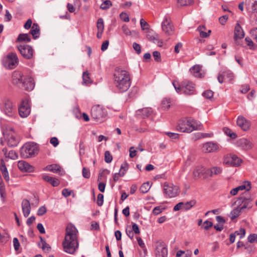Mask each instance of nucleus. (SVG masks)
I'll list each match as a JSON object with an SVG mask.
<instances>
[{
    "label": "nucleus",
    "mask_w": 257,
    "mask_h": 257,
    "mask_svg": "<svg viewBox=\"0 0 257 257\" xmlns=\"http://www.w3.org/2000/svg\"><path fill=\"white\" fill-rule=\"evenodd\" d=\"M78 231L76 227L73 224L69 223L66 228L65 236L62 243L64 250L66 252L73 254L78 249Z\"/></svg>",
    "instance_id": "f257e3e1"
},
{
    "label": "nucleus",
    "mask_w": 257,
    "mask_h": 257,
    "mask_svg": "<svg viewBox=\"0 0 257 257\" xmlns=\"http://www.w3.org/2000/svg\"><path fill=\"white\" fill-rule=\"evenodd\" d=\"M113 83L119 92H123L127 91L131 84L129 72L119 68L116 69L113 74Z\"/></svg>",
    "instance_id": "f03ea898"
},
{
    "label": "nucleus",
    "mask_w": 257,
    "mask_h": 257,
    "mask_svg": "<svg viewBox=\"0 0 257 257\" xmlns=\"http://www.w3.org/2000/svg\"><path fill=\"white\" fill-rule=\"evenodd\" d=\"M202 124L194 119H182L179 121L177 130L183 133H191L194 130H200Z\"/></svg>",
    "instance_id": "7ed1b4c3"
},
{
    "label": "nucleus",
    "mask_w": 257,
    "mask_h": 257,
    "mask_svg": "<svg viewBox=\"0 0 257 257\" xmlns=\"http://www.w3.org/2000/svg\"><path fill=\"white\" fill-rule=\"evenodd\" d=\"M38 152V146L33 142L26 143L20 150V155L23 158L34 157Z\"/></svg>",
    "instance_id": "20e7f679"
},
{
    "label": "nucleus",
    "mask_w": 257,
    "mask_h": 257,
    "mask_svg": "<svg viewBox=\"0 0 257 257\" xmlns=\"http://www.w3.org/2000/svg\"><path fill=\"white\" fill-rule=\"evenodd\" d=\"M104 108L100 105L93 106L91 110V117L96 120H101L106 116Z\"/></svg>",
    "instance_id": "39448f33"
},
{
    "label": "nucleus",
    "mask_w": 257,
    "mask_h": 257,
    "mask_svg": "<svg viewBox=\"0 0 257 257\" xmlns=\"http://www.w3.org/2000/svg\"><path fill=\"white\" fill-rule=\"evenodd\" d=\"M19 62L18 58L15 53H10L3 61L4 66L9 69H13Z\"/></svg>",
    "instance_id": "423d86ee"
},
{
    "label": "nucleus",
    "mask_w": 257,
    "mask_h": 257,
    "mask_svg": "<svg viewBox=\"0 0 257 257\" xmlns=\"http://www.w3.org/2000/svg\"><path fill=\"white\" fill-rule=\"evenodd\" d=\"M163 187L164 193L168 197H175L179 194V187L172 183L165 182Z\"/></svg>",
    "instance_id": "0eeeda50"
},
{
    "label": "nucleus",
    "mask_w": 257,
    "mask_h": 257,
    "mask_svg": "<svg viewBox=\"0 0 257 257\" xmlns=\"http://www.w3.org/2000/svg\"><path fill=\"white\" fill-rule=\"evenodd\" d=\"M17 48L24 58L31 59L33 58L34 50L31 46L26 44H20L17 46Z\"/></svg>",
    "instance_id": "6e6552de"
},
{
    "label": "nucleus",
    "mask_w": 257,
    "mask_h": 257,
    "mask_svg": "<svg viewBox=\"0 0 257 257\" xmlns=\"http://www.w3.org/2000/svg\"><path fill=\"white\" fill-rule=\"evenodd\" d=\"M162 29L163 31L167 36L173 35L174 32V28L172 23L171 19L168 16H165L162 22Z\"/></svg>",
    "instance_id": "1a4fd4ad"
},
{
    "label": "nucleus",
    "mask_w": 257,
    "mask_h": 257,
    "mask_svg": "<svg viewBox=\"0 0 257 257\" xmlns=\"http://www.w3.org/2000/svg\"><path fill=\"white\" fill-rule=\"evenodd\" d=\"M31 112V107L28 99L22 100L19 106V113L22 117H27Z\"/></svg>",
    "instance_id": "9d476101"
},
{
    "label": "nucleus",
    "mask_w": 257,
    "mask_h": 257,
    "mask_svg": "<svg viewBox=\"0 0 257 257\" xmlns=\"http://www.w3.org/2000/svg\"><path fill=\"white\" fill-rule=\"evenodd\" d=\"M155 253L156 257H167V246L164 242L158 241L156 242Z\"/></svg>",
    "instance_id": "9b49d317"
},
{
    "label": "nucleus",
    "mask_w": 257,
    "mask_h": 257,
    "mask_svg": "<svg viewBox=\"0 0 257 257\" xmlns=\"http://www.w3.org/2000/svg\"><path fill=\"white\" fill-rule=\"evenodd\" d=\"M220 150L219 145L213 142H208L203 144L202 151L205 153H210Z\"/></svg>",
    "instance_id": "f8f14e48"
},
{
    "label": "nucleus",
    "mask_w": 257,
    "mask_h": 257,
    "mask_svg": "<svg viewBox=\"0 0 257 257\" xmlns=\"http://www.w3.org/2000/svg\"><path fill=\"white\" fill-rule=\"evenodd\" d=\"M26 76H24L23 74L19 71H15L13 72L12 75V83L21 88V86H25L23 82L24 81V78Z\"/></svg>",
    "instance_id": "ddd939ff"
},
{
    "label": "nucleus",
    "mask_w": 257,
    "mask_h": 257,
    "mask_svg": "<svg viewBox=\"0 0 257 257\" xmlns=\"http://www.w3.org/2000/svg\"><path fill=\"white\" fill-rule=\"evenodd\" d=\"M235 203L239 206L242 211H243L244 209H249L252 207L251 200L243 197L239 198Z\"/></svg>",
    "instance_id": "4468645a"
},
{
    "label": "nucleus",
    "mask_w": 257,
    "mask_h": 257,
    "mask_svg": "<svg viewBox=\"0 0 257 257\" xmlns=\"http://www.w3.org/2000/svg\"><path fill=\"white\" fill-rule=\"evenodd\" d=\"M234 76L230 70L220 71L218 75L217 79L220 83H223L225 80L231 81L233 79Z\"/></svg>",
    "instance_id": "2eb2a0df"
},
{
    "label": "nucleus",
    "mask_w": 257,
    "mask_h": 257,
    "mask_svg": "<svg viewBox=\"0 0 257 257\" xmlns=\"http://www.w3.org/2000/svg\"><path fill=\"white\" fill-rule=\"evenodd\" d=\"M194 84L188 81H184L182 83V91L187 95H191L194 93Z\"/></svg>",
    "instance_id": "dca6fc26"
},
{
    "label": "nucleus",
    "mask_w": 257,
    "mask_h": 257,
    "mask_svg": "<svg viewBox=\"0 0 257 257\" xmlns=\"http://www.w3.org/2000/svg\"><path fill=\"white\" fill-rule=\"evenodd\" d=\"M244 32L240 25L237 23L234 28V40L236 45H239L238 39H241L244 37Z\"/></svg>",
    "instance_id": "f3484780"
},
{
    "label": "nucleus",
    "mask_w": 257,
    "mask_h": 257,
    "mask_svg": "<svg viewBox=\"0 0 257 257\" xmlns=\"http://www.w3.org/2000/svg\"><path fill=\"white\" fill-rule=\"evenodd\" d=\"M3 111L9 116L12 117L15 114V110L13 108V103L9 100H6L4 102L3 107Z\"/></svg>",
    "instance_id": "a211bd4d"
},
{
    "label": "nucleus",
    "mask_w": 257,
    "mask_h": 257,
    "mask_svg": "<svg viewBox=\"0 0 257 257\" xmlns=\"http://www.w3.org/2000/svg\"><path fill=\"white\" fill-rule=\"evenodd\" d=\"M25 86H21V88L22 89L30 91L32 90L35 87V82L34 79L30 76H26L24 78V81L23 84Z\"/></svg>",
    "instance_id": "6ab92c4d"
},
{
    "label": "nucleus",
    "mask_w": 257,
    "mask_h": 257,
    "mask_svg": "<svg viewBox=\"0 0 257 257\" xmlns=\"http://www.w3.org/2000/svg\"><path fill=\"white\" fill-rule=\"evenodd\" d=\"M236 124L238 126L244 131L248 130L250 126L249 122L242 115H240L237 117Z\"/></svg>",
    "instance_id": "aec40b11"
},
{
    "label": "nucleus",
    "mask_w": 257,
    "mask_h": 257,
    "mask_svg": "<svg viewBox=\"0 0 257 257\" xmlns=\"http://www.w3.org/2000/svg\"><path fill=\"white\" fill-rule=\"evenodd\" d=\"M237 145L242 149L248 150L251 149L253 147V144L249 140L245 138H241L237 142Z\"/></svg>",
    "instance_id": "412c9836"
},
{
    "label": "nucleus",
    "mask_w": 257,
    "mask_h": 257,
    "mask_svg": "<svg viewBox=\"0 0 257 257\" xmlns=\"http://www.w3.org/2000/svg\"><path fill=\"white\" fill-rule=\"evenodd\" d=\"M251 188V184L250 182L245 181L243 184L232 189L230 191V194L232 195H235L237 194L239 190H245L246 191H249Z\"/></svg>",
    "instance_id": "4be33fe9"
},
{
    "label": "nucleus",
    "mask_w": 257,
    "mask_h": 257,
    "mask_svg": "<svg viewBox=\"0 0 257 257\" xmlns=\"http://www.w3.org/2000/svg\"><path fill=\"white\" fill-rule=\"evenodd\" d=\"M18 168L22 172H32L34 171V167L24 161H19L18 163Z\"/></svg>",
    "instance_id": "5701e85b"
},
{
    "label": "nucleus",
    "mask_w": 257,
    "mask_h": 257,
    "mask_svg": "<svg viewBox=\"0 0 257 257\" xmlns=\"http://www.w3.org/2000/svg\"><path fill=\"white\" fill-rule=\"evenodd\" d=\"M22 208L24 216L28 217L31 212V205L29 201L27 199H24L22 202Z\"/></svg>",
    "instance_id": "b1692460"
},
{
    "label": "nucleus",
    "mask_w": 257,
    "mask_h": 257,
    "mask_svg": "<svg viewBox=\"0 0 257 257\" xmlns=\"http://www.w3.org/2000/svg\"><path fill=\"white\" fill-rule=\"evenodd\" d=\"M245 5L249 12H257V0H245Z\"/></svg>",
    "instance_id": "393cba45"
},
{
    "label": "nucleus",
    "mask_w": 257,
    "mask_h": 257,
    "mask_svg": "<svg viewBox=\"0 0 257 257\" xmlns=\"http://www.w3.org/2000/svg\"><path fill=\"white\" fill-rule=\"evenodd\" d=\"M222 169L220 167H214L210 169H207L206 171V177H213L214 175L220 174Z\"/></svg>",
    "instance_id": "a878e982"
},
{
    "label": "nucleus",
    "mask_w": 257,
    "mask_h": 257,
    "mask_svg": "<svg viewBox=\"0 0 257 257\" xmlns=\"http://www.w3.org/2000/svg\"><path fill=\"white\" fill-rule=\"evenodd\" d=\"M201 67L199 65H195L190 69L191 73L195 77L201 78L203 75L201 72Z\"/></svg>",
    "instance_id": "bb28decb"
},
{
    "label": "nucleus",
    "mask_w": 257,
    "mask_h": 257,
    "mask_svg": "<svg viewBox=\"0 0 257 257\" xmlns=\"http://www.w3.org/2000/svg\"><path fill=\"white\" fill-rule=\"evenodd\" d=\"M42 178L44 180L49 183L54 187H57L60 184V181L57 178H53L46 175H43L42 176Z\"/></svg>",
    "instance_id": "cd10ccee"
},
{
    "label": "nucleus",
    "mask_w": 257,
    "mask_h": 257,
    "mask_svg": "<svg viewBox=\"0 0 257 257\" xmlns=\"http://www.w3.org/2000/svg\"><path fill=\"white\" fill-rule=\"evenodd\" d=\"M7 139L8 145L11 147H16L19 143V140L14 134L10 135Z\"/></svg>",
    "instance_id": "c85d7f7f"
},
{
    "label": "nucleus",
    "mask_w": 257,
    "mask_h": 257,
    "mask_svg": "<svg viewBox=\"0 0 257 257\" xmlns=\"http://www.w3.org/2000/svg\"><path fill=\"white\" fill-rule=\"evenodd\" d=\"M206 169L202 166H197L193 171V174L194 178H198L201 174H204L206 177Z\"/></svg>",
    "instance_id": "c756f323"
},
{
    "label": "nucleus",
    "mask_w": 257,
    "mask_h": 257,
    "mask_svg": "<svg viewBox=\"0 0 257 257\" xmlns=\"http://www.w3.org/2000/svg\"><path fill=\"white\" fill-rule=\"evenodd\" d=\"M30 33L33 36L34 39H37L40 35V28L37 23H34L32 27V29Z\"/></svg>",
    "instance_id": "7c9ffc66"
},
{
    "label": "nucleus",
    "mask_w": 257,
    "mask_h": 257,
    "mask_svg": "<svg viewBox=\"0 0 257 257\" xmlns=\"http://www.w3.org/2000/svg\"><path fill=\"white\" fill-rule=\"evenodd\" d=\"M2 163L3 164L0 167V170L1 171V172L2 173V174L3 175V177L5 179V180L7 182H8L10 180L9 172H8V171L6 167L5 161H3Z\"/></svg>",
    "instance_id": "2f4dec72"
},
{
    "label": "nucleus",
    "mask_w": 257,
    "mask_h": 257,
    "mask_svg": "<svg viewBox=\"0 0 257 257\" xmlns=\"http://www.w3.org/2000/svg\"><path fill=\"white\" fill-rule=\"evenodd\" d=\"M228 162L233 166H238L241 163V160L236 155H234L230 157Z\"/></svg>",
    "instance_id": "473e14b6"
},
{
    "label": "nucleus",
    "mask_w": 257,
    "mask_h": 257,
    "mask_svg": "<svg viewBox=\"0 0 257 257\" xmlns=\"http://www.w3.org/2000/svg\"><path fill=\"white\" fill-rule=\"evenodd\" d=\"M197 30L200 32V35L202 38H207L210 35L211 32V30H208L207 33L205 32L206 27L203 25L199 26Z\"/></svg>",
    "instance_id": "72a5a7b5"
},
{
    "label": "nucleus",
    "mask_w": 257,
    "mask_h": 257,
    "mask_svg": "<svg viewBox=\"0 0 257 257\" xmlns=\"http://www.w3.org/2000/svg\"><path fill=\"white\" fill-rule=\"evenodd\" d=\"M60 169L61 167L60 166L57 164H53L47 166L45 168V170L57 173L60 171Z\"/></svg>",
    "instance_id": "f704fd0d"
},
{
    "label": "nucleus",
    "mask_w": 257,
    "mask_h": 257,
    "mask_svg": "<svg viewBox=\"0 0 257 257\" xmlns=\"http://www.w3.org/2000/svg\"><path fill=\"white\" fill-rule=\"evenodd\" d=\"M31 37L29 34H21L17 38V41L19 42H27L31 41Z\"/></svg>",
    "instance_id": "c9c22d12"
},
{
    "label": "nucleus",
    "mask_w": 257,
    "mask_h": 257,
    "mask_svg": "<svg viewBox=\"0 0 257 257\" xmlns=\"http://www.w3.org/2000/svg\"><path fill=\"white\" fill-rule=\"evenodd\" d=\"M241 212L242 211L240 209L239 206H237L236 208L232 210L230 212V218L231 219V220H233L234 219L239 216Z\"/></svg>",
    "instance_id": "e433bc0d"
},
{
    "label": "nucleus",
    "mask_w": 257,
    "mask_h": 257,
    "mask_svg": "<svg viewBox=\"0 0 257 257\" xmlns=\"http://www.w3.org/2000/svg\"><path fill=\"white\" fill-rule=\"evenodd\" d=\"M245 41L250 49L256 50L257 49V45L254 43L250 38L246 37L245 38Z\"/></svg>",
    "instance_id": "4c0bfd02"
},
{
    "label": "nucleus",
    "mask_w": 257,
    "mask_h": 257,
    "mask_svg": "<svg viewBox=\"0 0 257 257\" xmlns=\"http://www.w3.org/2000/svg\"><path fill=\"white\" fill-rule=\"evenodd\" d=\"M40 239L41 243H39V245L40 246L41 244H42L41 248L43 250L45 251H49L51 248L49 244H48L42 237H40Z\"/></svg>",
    "instance_id": "58836bf2"
},
{
    "label": "nucleus",
    "mask_w": 257,
    "mask_h": 257,
    "mask_svg": "<svg viewBox=\"0 0 257 257\" xmlns=\"http://www.w3.org/2000/svg\"><path fill=\"white\" fill-rule=\"evenodd\" d=\"M151 188V186L149 182L143 183L140 188V191L143 193H146L148 192Z\"/></svg>",
    "instance_id": "ea45409f"
},
{
    "label": "nucleus",
    "mask_w": 257,
    "mask_h": 257,
    "mask_svg": "<svg viewBox=\"0 0 257 257\" xmlns=\"http://www.w3.org/2000/svg\"><path fill=\"white\" fill-rule=\"evenodd\" d=\"M196 204V201L194 200H191L184 203L183 209L185 210H188L192 208Z\"/></svg>",
    "instance_id": "a19ab883"
},
{
    "label": "nucleus",
    "mask_w": 257,
    "mask_h": 257,
    "mask_svg": "<svg viewBox=\"0 0 257 257\" xmlns=\"http://www.w3.org/2000/svg\"><path fill=\"white\" fill-rule=\"evenodd\" d=\"M223 131H224V133L226 135L229 136L231 138H232L233 139H235L237 137V135H236V134L232 132V131L230 129H229V128L224 127L223 128Z\"/></svg>",
    "instance_id": "79ce46f5"
},
{
    "label": "nucleus",
    "mask_w": 257,
    "mask_h": 257,
    "mask_svg": "<svg viewBox=\"0 0 257 257\" xmlns=\"http://www.w3.org/2000/svg\"><path fill=\"white\" fill-rule=\"evenodd\" d=\"M171 101L169 98H165L162 102V106L164 109H168L170 107Z\"/></svg>",
    "instance_id": "37998d69"
},
{
    "label": "nucleus",
    "mask_w": 257,
    "mask_h": 257,
    "mask_svg": "<svg viewBox=\"0 0 257 257\" xmlns=\"http://www.w3.org/2000/svg\"><path fill=\"white\" fill-rule=\"evenodd\" d=\"M139 111L142 112L144 117H148L152 112V110L151 108H144Z\"/></svg>",
    "instance_id": "c03bdc74"
},
{
    "label": "nucleus",
    "mask_w": 257,
    "mask_h": 257,
    "mask_svg": "<svg viewBox=\"0 0 257 257\" xmlns=\"http://www.w3.org/2000/svg\"><path fill=\"white\" fill-rule=\"evenodd\" d=\"M112 5V3L109 0H105L103 3L102 4L100 7V8L102 10H106L108 9Z\"/></svg>",
    "instance_id": "a18cd8bd"
},
{
    "label": "nucleus",
    "mask_w": 257,
    "mask_h": 257,
    "mask_svg": "<svg viewBox=\"0 0 257 257\" xmlns=\"http://www.w3.org/2000/svg\"><path fill=\"white\" fill-rule=\"evenodd\" d=\"M97 28L98 31H103L104 22L102 18H99L98 19L97 22Z\"/></svg>",
    "instance_id": "49530a36"
},
{
    "label": "nucleus",
    "mask_w": 257,
    "mask_h": 257,
    "mask_svg": "<svg viewBox=\"0 0 257 257\" xmlns=\"http://www.w3.org/2000/svg\"><path fill=\"white\" fill-rule=\"evenodd\" d=\"M83 81L84 83H90L91 80L89 76V73L87 72H84L82 75Z\"/></svg>",
    "instance_id": "de8ad7c7"
},
{
    "label": "nucleus",
    "mask_w": 257,
    "mask_h": 257,
    "mask_svg": "<svg viewBox=\"0 0 257 257\" xmlns=\"http://www.w3.org/2000/svg\"><path fill=\"white\" fill-rule=\"evenodd\" d=\"M248 241L250 243H254L256 242L257 243V234L253 233L250 234L248 236Z\"/></svg>",
    "instance_id": "09e8293b"
},
{
    "label": "nucleus",
    "mask_w": 257,
    "mask_h": 257,
    "mask_svg": "<svg viewBox=\"0 0 257 257\" xmlns=\"http://www.w3.org/2000/svg\"><path fill=\"white\" fill-rule=\"evenodd\" d=\"M82 176L85 178H89L90 177V172L89 169L83 167L82 169Z\"/></svg>",
    "instance_id": "8fccbe9b"
},
{
    "label": "nucleus",
    "mask_w": 257,
    "mask_h": 257,
    "mask_svg": "<svg viewBox=\"0 0 257 257\" xmlns=\"http://www.w3.org/2000/svg\"><path fill=\"white\" fill-rule=\"evenodd\" d=\"M164 210V208L163 207L158 206L154 208L153 213L155 215H157L161 213Z\"/></svg>",
    "instance_id": "3c124183"
},
{
    "label": "nucleus",
    "mask_w": 257,
    "mask_h": 257,
    "mask_svg": "<svg viewBox=\"0 0 257 257\" xmlns=\"http://www.w3.org/2000/svg\"><path fill=\"white\" fill-rule=\"evenodd\" d=\"M140 25L143 30L149 29V25L143 19H141Z\"/></svg>",
    "instance_id": "603ef678"
},
{
    "label": "nucleus",
    "mask_w": 257,
    "mask_h": 257,
    "mask_svg": "<svg viewBox=\"0 0 257 257\" xmlns=\"http://www.w3.org/2000/svg\"><path fill=\"white\" fill-rule=\"evenodd\" d=\"M105 161L107 163H110L112 160V157L109 151H106L104 153Z\"/></svg>",
    "instance_id": "864d4df0"
},
{
    "label": "nucleus",
    "mask_w": 257,
    "mask_h": 257,
    "mask_svg": "<svg viewBox=\"0 0 257 257\" xmlns=\"http://www.w3.org/2000/svg\"><path fill=\"white\" fill-rule=\"evenodd\" d=\"M235 235H239L240 238H243L245 234V230L243 228H240L238 230H236L234 232Z\"/></svg>",
    "instance_id": "5fc2aeb1"
},
{
    "label": "nucleus",
    "mask_w": 257,
    "mask_h": 257,
    "mask_svg": "<svg viewBox=\"0 0 257 257\" xmlns=\"http://www.w3.org/2000/svg\"><path fill=\"white\" fill-rule=\"evenodd\" d=\"M249 34L251 37L257 42V28H254L250 30Z\"/></svg>",
    "instance_id": "6e6d98bb"
},
{
    "label": "nucleus",
    "mask_w": 257,
    "mask_h": 257,
    "mask_svg": "<svg viewBox=\"0 0 257 257\" xmlns=\"http://www.w3.org/2000/svg\"><path fill=\"white\" fill-rule=\"evenodd\" d=\"M202 95L204 97L210 99L212 97L213 92L211 90H206L203 93Z\"/></svg>",
    "instance_id": "4d7b16f0"
},
{
    "label": "nucleus",
    "mask_w": 257,
    "mask_h": 257,
    "mask_svg": "<svg viewBox=\"0 0 257 257\" xmlns=\"http://www.w3.org/2000/svg\"><path fill=\"white\" fill-rule=\"evenodd\" d=\"M178 2L181 6H185L191 5L193 0H178Z\"/></svg>",
    "instance_id": "13d9d810"
},
{
    "label": "nucleus",
    "mask_w": 257,
    "mask_h": 257,
    "mask_svg": "<svg viewBox=\"0 0 257 257\" xmlns=\"http://www.w3.org/2000/svg\"><path fill=\"white\" fill-rule=\"evenodd\" d=\"M212 222L208 220L205 221L202 224L203 228L205 230H208L210 227H212Z\"/></svg>",
    "instance_id": "bf43d9fd"
},
{
    "label": "nucleus",
    "mask_w": 257,
    "mask_h": 257,
    "mask_svg": "<svg viewBox=\"0 0 257 257\" xmlns=\"http://www.w3.org/2000/svg\"><path fill=\"white\" fill-rule=\"evenodd\" d=\"M124 175V172H121V171H119L118 173H116L113 174V179L114 182H116L118 180L119 178L120 177H122Z\"/></svg>",
    "instance_id": "052dcab7"
},
{
    "label": "nucleus",
    "mask_w": 257,
    "mask_h": 257,
    "mask_svg": "<svg viewBox=\"0 0 257 257\" xmlns=\"http://www.w3.org/2000/svg\"><path fill=\"white\" fill-rule=\"evenodd\" d=\"M103 195L102 194H99L97 195V204L99 206H101L102 205L103 203Z\"/></svg>",
    "instance_id": "680f3d73"
},
{
    "label": "nucleus",
    "mask_w": 257,
    "mask_h": 257,
    "mask_svg": "<svg viewBox=\"0 0 257 257\" xmlns=\"http://www.w3.org/2000/svg\"><path fill=\"white\" fill-rule=\"evenodd\" d=\"M46 208L44 206H41L37 211V215L39 216H42L46 212Z\"/></svg>",
    "instance_id": "e2e57ef3"
},
{
    "label": "nucleus",
    "mask_w": 257,
    "mask_h": 257,
    "mask_svg": "<svg viewBox=\"0 0 257 257\" xmlns=\"http://www.w3.org/2000/svg\"><path fill=\"white\" fill-rule=\"evenodd\" d=\"M154 59L157 62H160L161 60L160 53L158 51H154L153 53Z\"/></svg>",
    "instance_id": "0e129e2a"
},
{
    "label": "nucleus",
    "mask_w": 257,
    "mask_h": 257,
    "mask_svg": "<svg viewBox=\"0 0 257 257\" xmlns=\"http://www.w3.org/2000/svg\"><path fill=\"white\" fill-rule=\"evenodd\" d=\"M120 18L121 20L125 22H128L130 20L128 15L125 13H121L120 14Z\"/></svg>",
    "instance_id": "69168bd1"
},
{
    "label": "nucleus",
    "mask_w": 257,
    "mask_h": 257,
    "mask_svg": "<svg viewBox=\"0 0 257 257\" xmlns=\"http://www.w3.org/2000/svg\"><path fill=\"white\" fill-rule=\"evenodd\" d=\"M50 143L54 147H56L59 144V141L56 137H53L50 140Z\"/></svg>",
    "instance_id": "338daca9"
},
{
    "label": "nucleus",
    "mask_w": 257,
    "mask_h": 257,
    "mask_svg": "<svg viewBox=\"0 0 257 257\" xmlns=\"http://www.w3.org/2000/svg\"><path fill=\"white\" fill-rule=\"evenodd\" d=\"M8 158L15 160L18 158L17 154L14 151H11L8 153Z\"/></svg>",
    "instance_id": "774afa93"
}]
</instances>
